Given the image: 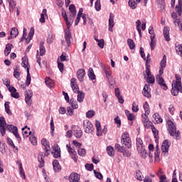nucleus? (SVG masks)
I'll list each match as a JSON object with an SVG mask.
<instances>
[{"instance_id":"f257e3e1","label":"nucleus","mask_w":182,"mask_h":182,"mask_svg":"<svg viewBox=\"0 0 182 182\" xmlns=\"http://www.w3.org/2000/svg\"><path fill=\"white\" fill-rule=\"evenodd\" d=\"M6 127L10 133H13L18 143H21V138L19 135V132H18V127L12 124L6 125V121H5V118L4 117H0V127Z\"/></svg>"},{"instance_id":"f03ea898","label":"nucleus","mask_w":182,"mask_h":182,"mask_svg":"<svg viewBox=\"0 0 182 182\" xmlns=\"http://www.w3.org/2000/svg\"><path fill=\"white\" fill-rule=\"evenodd\" d=\"M167 126L170 136L173 137L176 140H180V139H181V133H180L179 130H177L176 124L171 120H168L167 121Z\"/></svg>"},{"instance_id":"7ed1b4c3","label":"nucleus","mask_w":182,"mask_h":182,"mask_svg":"<svg viewBox=\"0 0 182 182\" xmlns=\"http://www.w3.org/2000/svg\"><path fill=\"white\" fill-rule=\"evenodd\" d=\"M70 86L74 93H77V102H79V103H82L83 100H85V92L79 90L76 78H71Z\"/></svg>"},{"instance_id":"20e7f679","label":"nucleus","mask_w":182,"mask_h":182,"mask_svg":"<svg viewBox=\"0 0 182 182\" xmlns=\"http://www.w3.org/2000/svg\"><path fill=\"white\" fill-rule=\"evenodd\" d=\"M145 73L146 75H145L144 77L146 78V81L147 82V83H149L151 85L154 84V75H151V72L150 71V65H149V60L146 61V68L145 70Z\"/></svg>"},{"instance_id":"39448f33","label":"nucleus","mask_w":182,"mask_h":182,"mask_svg":"<svg viewBox=\"0 0 182 182\" xmlns=\"http://www.w3.org/2000/svg\"><path fill=\"white\" fill-rule=\"evenodd\" d=\"M121 144L125 146L127 149H130L132 147V139H130V136L129 133L124 132L121 136Z\"/></svg>"},{"instance_id":"423d86ee","label":"nucleus","mask_w":182,"mask_h":182,"mask_svg":"<svg viewBox=\"0 0 182 182\" xmlns=\"http://www.w3.org/2000/svg\"><path fill=\"white\" fill-rule=\"evenodd\" d=\"M28 65H29L28 58H26V57L23 58L21 65L23 66V68H24V69H26V71H27V77H26V86H29L31 85V73H29V68H28Z\"/></svg>"},{"instance_id":"0eeeda50","label":"nucleus","mask_w":182,"mask_h":182,"mask_svg":"<svg viewBox=\"0 0 182 182\" xmlns=\"http://www.w3.org/2000/svg\"><path fill=\"white\" fill-rule=\"evenodd\" d=\"M65 41H62V44L64 46H70V39H72V34L70 33V30L69 28L65 30Z\"/></svg>"},{"instance_id":"6e6552de","label":"nucleus","mask_w":182,"mask_h":182,"mask_svg":"<svg viewBox=\"0 0 182 182\" xmlns=\"http://www.w3.org/2000/svg\"><path fill=\"white\" fill-rule=\"evenodd\" d=\"M84 129L85 132L88 134L95 132V127H93V124L90 122L89 120L84 121Z\"/></svg>"},{"instance_id":"1a4fd4ad","label":"nucleus","mask_w":182,"mask_h":182,"mask_svg":"<svg viewBox=\"0 0 182 182\" xmlns=\"http://www.w3.org/2000/svg\"><path fill=\"white\" fill-rule=\"evenodd\" d=\"M95 127L97 130V136H102L103 133H105V134L107 133V127H105L103 130H102V125L100 124V122L98 120L95 121Z\"/></svg>"},{"instance_id":"9d476101","label":"nucleus","mask_w":182,"mask_h":182,"mask_svg":"<svg viewBox=\"0 0 182 182\" xmlns=\"http://www.w3.org/2000/svg\"><path fill=\"white\" fill-rule=\"evenodd\" d=\"M73 134L76 137V139H80L82 136H83V132H82V129L79 127V126L73 125L72 127Z\"/></svg>"},{"instance_id":"9b49d317","label":"nucleus","mask_w":182,"mask_h":182,"mask_svg":"<svg viewBox=\"0 0 182 182\" xmlns=\"http://www.w3.org/2000/svg\"><path fill=\"white\" fill-rule=\"evenodd\" d=\"M138 152L140 153L141 157L142 159H146L148 156L151 161H153V154H151V152L147 153V151H146V148H141L140 150H138Z\"/></svg>"},{"instance_id":"f8f14e48","label":"nucleus","mask_w":182,"mask_h":182,"mask_svg":"<svg viewBox=\"0 0 182 182\" xmlns=\"http://www.w3.org/2000/svg\"><path fill=\"white\" fill-rule=\"evenodd\" d=\"M151 89L150 88V85L146 84L144 86L143 90H142V95L144 96V97H147L148 99H150L151 97Z\"/></svg>"},{"instance_id":"ddd939ff","label":"nucleus","mask_w":182,"mask_h":182,"mask_svg":"<svg viewBox=\"0 0 182 182\" xmlns=\"http://www.w3.org/2000/svg\"><path fill=\"white\" fill-rule=\"evenodd\" d=\"M66 148L70 156H71V159H73V160L76 163V161H77V154L72 147H70V146H69V144L66 145Z\"/></svg>"},{"instance_id":"4468645a","label":"nucleus","mask_w":182,"mask_h":182,"mask_svg":"<svg viewBox=\"0 0 182 182\" xmlns=\"http://www.w3.org/2000/svg\"><path fill=\"white\" fill-rule=\"evenodd\" d=\"M61 15L63 18H64V21L67 25L68 29H70V26H72V23H73V20L72 18H68V15H66V11L65 10L62 11Z\"/></svg>"},{"instance_id":"2eb2a0df","label":"nucleus","mask_w":182,"mask_h":182,"mask_svg":"<svg viewBox=\"0 0 182 182\" xmlns=\"http://www.w3.org/2000/svg\"><path fill=\"white\" fill-rule=\"evenodd\" d=\"M173 96H177L178 92L182 93V87L181 85H177L176 84H172V89L171 90Z\"/></svg>"},{"instance_id":"dca6fc26","label":"nucleus","mask_w":182,"mask_h":182,"mask_svg":"<svg viewBox=\"0 0 182 182\" xmlns=\"http://www.w3.org/2000/svg\"><path fill=\"white\" fill-rule=\"evenodd\" d=\"M156 82L158 85H159L164 90H167V85H166V82H164V79H163V77H161V75L159 74V75L156 76Z\"/></svg>"},{"instance_id":"f3484780","label":"nucleus","mask_w":182,"mask_h":182,"mask_svg":"<svg viewBox=\"0 0 182 182\" xmlns=\"http://www.w3.org/2000/svg\"><path fill=\"white\" fill-rule=\"evenodd\" d=\"M52 149L51 154H53L54 159H59L60 157V148L58 145H54Z\"/></svg>"},{"instance_id":"a211bd4d","label":"nucleus","mask_w":182,"mask_h":182,"mask_svg":"<svg viewBox=\"0 0 182 182\" xmlns=\"http://www.w3.org/2000/svg\"><path fill=\"white\" fill-rule=\"evenodd\" d=\"M166 64H167V57L166 55H164L160 63L159 75H162L164 73V70L166 68Z\"/></svg>"},{"instance_id":"6ab92c4d","label":"nucleus","mask_w":182,"mask_h":182,"mask_svg":"<svg viewBox=\"0 0 182 182\" xmlns=\"http://www.w3.org/2000/svg\"><path fill=\"white\" fill-rule=\"evenodd\" d=\"M170 145L171 143L170 141H168V139L164 140L161 146L162 153H168V149H170Z\"/></svg>"},{"instance_id":"aec40b11","label":"nucleus","mask_w":182,"mask_h":182,"mask_svg":"<svg viewBox=\"0 0 182 182\" xmlns=\"http://www.w3.org/2000/svg\"><path fill=\"white\" fill-rule=\"evenodd\" d=\"M113 26H114V15L110 13L109 18L108 31H109L110 32H113Z\"/></svg>"},{"instance_id":"412c9836","label":"nucleus","mask_w":182,"mask_h":182,"mask_svg":"<svg viewBox=\"0 0 182 182\" xmlns=\"http://www.w3.org/2000/svg\"><path fill=\"white\" fill-rule=\"evenodd\" d=\"M18 35H19V31H18V28H16V27H13L11 29L10 36L8 37V40L11 41V39H14V38H16V36H18Z\"/></svg>"},{"instance_id":"4be33fe9","label":"nucleus","mask_w":182,"mask_h":182,"mask_svg":"<svg viewBox=\"0 0 182 182\" xmlns=\"http://www.w3.org/2000/svg\"><path fill=\"white\" fill-rule=\"evenodd\" d=\"M86 75V71H85V70L83 69H79L77 71V77L78 79V80H80V82H83V79H85V75Z\"/></svg>"},{"instance_id":"5701e85b","label":"nucleus","mask_w":182,"mask_h":182,"mask_svg":"<svg viewBox=\"0 0 182 182\" xmlns=\"http://www.w3.org/2000/svg\"><path fill=\"white\" fill-rule=\"evenodd\" d=\"M79 180H80V176L76 173H72L69 176L70 182H79Z\"/></svg>"},{"instance_id":"b1692460","label":"nucleus","mask_w":182,"mask_h":182,"mask_svg":"<svg viewBox=\"0 0 182 182\" xmlns=\"http://www.w3.org/2000/svg\"><path fill=\"white\" fill-rule=\"evenodd\" d=\"M163 33L165 41H166V42H170V28L164 27Z\"/></svg>"},{"instance_id":"393cba45","label":"nucleus","mask_w":182,"mask_h":182,"mask_svg":"<svg viewBox=\"0 0 182 182\" xmlns=\"http://www.w3.org/2000/svg\"><path fill=\"white\" fill-rule=\"evenodd\" d=\"M114 93H115L116 97H117L118 99L119 103H120L121 105H123V103H124V100L123 99V97L120 95V90H119V88H115Z\"/></svg>"},{"instance_id":"a878e982","label":"nucleus","mask_w":182,"mask_h":182,"mask_svg":"<svg viewBox=\"0 0 182 182\" xmlns=\"http://www.w3.org/2000/svg\"><path fill=\"white\" fill-rule=\"evenodd\" d=\"M151 42H150V47L151 50H154V48H156V34L153 33L151 34L150 36Z\"/></svg>"},{"instance_id":"bb28decb","label":"nucleus","mask_w":182,"mask_h":182,"mask_svg":"<svg viewBox=\"0 0 182 182\" xmlns=\"http://www.w3.org/2000/svg\"><path fill=\"white\" fill-rule=\"evenodd\" d=\"M38 161L40 163L38 167L41 168L45 166V159H43V152H40L38 156Z\"/></svg>"},{"instance_id":"cd10ccee","label":"nucleus","mask_w":182,"mask_h":182,"mask_svg":"<svg viewBox=\"0 0 182 182\" xmlns=\"http://www.w3.org/2000/svg\"><path fill=\"white\" fill-rule=\"evenodd\" d=\"M22 134L24 137H28V136H31L32 134V132H31V128H28L27 126L22 128Z\"/></svg>"},{"instance_id":"c85d7f7f","label":"nucleus","mask_w":182,"mask_h":182,"mask_svg":"<svg viewBox=\"0 0 182 182\" xmlns=\"http://www.w3.org/2000/svg\"><path fill=\"white\" fill-rule=\"evenodd\" d=\"M45 83L46 86H48V87H49L50 89L55 86V82L49 77H46Z\"/></svg>"},{"instance_id":"c756f323","label":"nucleus","mask_w":182,"mask_h":182,"mask_svg":"<svg viewBox=\"0 0 182 182\" xmlns=\"http://www.w3.org/2000/svg\"><path fill=\"white\" fill-rule=\"evenodd\" d=\"M178 5L176 6V11L179 16H181L182 13V0H178Z\"/></svg>"},{"instance_id":"7c9ffc66","label":"nucleus","mask_w":182,"mask_h":182,"mask_svg":"<svg viewBox=\"0 0 182 182\" xmlns=\"http://www.w3.org/2000/svg\"><path fill=\"white\" fill-rule=\"evenodd\" d=\"M124 112L128 120L130 122H133V120L136 119V115L134 114L130 113V112L127 109H126Z\"/></svg>"},{"instance_id":"2f4dec72","label":"nucleus","mask_w":182,"mask_h":182,"mask_svg":"<svg viewBox=\"0 0 182 182\" xmlns=\"http://www.w3.org/2000/svg\"><path fill=\"white\" fill-rule=\"evenodd\" d=\"M9 3V9L10 12H14V9L16 6V2L14 0H7Z\"/></svg>"},{"instance_id":"473e14b6","label":"nucleus","mask_w":182,"mask_h":182,"mask_svg":"<svg viewBox=\"0 0 182 182\" xmlns=\"http://www.w3.org/2000/svg\"><path fill=\"white\" fill-rule=\"evenodd\" d=\"M152 117L154 119L156 123L157 124H160V123H163V118L159 114V113H155L153 114Z\"/></svg>"},{"instance_id":"72a5a7b5","label":"nucleus","mask_w":182,"mask_h":182,"mask_svg":"<svg viewBox=\"0 0 182 182\" xmlns=\"http://www.w3.org/2000/svg\"><path fill=\"white\" fill-rule=\"evenodd\" d=\"M45 43L43 41H41L40 43V55L41 56H43V55H45V53H46V48H45Z\"/></svg>"},{"instance_id":"f704fd0d","label":"nucleus","mask_w":182,"mask_h":182,"mask_svg":"<svg viewBox=\"0 0 182 182\" xmlns=\"http://www.w3.org/2000/svg\"><path fill=\"white\" fill-rule=\"evenodd\" d=\"M88 77L90 80H95L96 79V75H95V72L93 71V68H90L88 70Z\"/></svg>"},{"instance_id":"c9c22d12","label":"nucleus","mask_w":182,"mask_h":182,"mask_svg":"<svg viewBox=\"0 0 182 182\" xmlns=\"http://www.w3.org/2000/svg\"><path fill=\"white\" fill-rule=\"evenodd\" d=\"M46 12H48L46 9H43L42 13L41 14V18H40L41 23H45V16H48V14H46Z\"/></svg>"},{"instance_id":"e433bc0d","label":"nucleus","mask_w":182,"mask_h":182,"mask_svg":"<svg viewBox=\"0 0 182 182\" xmlns=\"http://www.w3.org/2000/svg\"><path fill=\"white\" fill-rule=\"evenodd\" d=\"M53 167L54 168V171H60V165L59 164V161H58V160H54L53 161Z\"/></svg>"},{"instance_id":"4c0bfd02","label":"nucleus","mask_w":182,"mask_h":182,"mask_svg":"<svg viewBox=\"0 0 182 182\" xmlns=\"http://www.w3.org/2000/svg\"><path fill=\"white\" fill-rule=\"evenodd\" d=\"M107 152L108 156L110 157H113L114 156V149H113V146H108L107 147Z\"/></svg>"},{"instance_id":"58836bf2","label":"nucleus","mask_w":182,"mask_h":182,"mask_svg":"<svg viewBox=\"0 0 182 182\" xmlns=\"http://www.w3.org/2000/svg\"><path fill=\"white\" fill-rule=\"evenodd\" d=\"M127 45L131 50H133V49H136V44H134V41H133L132 38L127 39Z\"/></svg>"},{"instance_id":"ea45409f","label":"nucleus","mask_w":182,"mask_h":182,"mask_svg":"<svg viewBox=\"0 0 182 182\" xmlns=\"http://www.w3.org/2000/svg\"><path fill=\"white\" fill-rule=\"evenodd\" d=\"M176 77V81H173L172 82V85H176L178 86H181V77L180 76V75H175Z\"/></svg>"},{"instance_id":"a19ab883","label":"nucleus","mask_w":182,"mask_h":182,"mask_svg":"<svg viewBox=\"0 0 182 182\" xmlns=\"http://www.w3.org/2000/svg\"><path fill=\"white\" fill-rule=\"evenodd\" d=\"M12 48H14V46L12 44L9 43L6 46V48L4 50L5 56H8V55H9V53H11V49H12Z\"/></svg>"},{"instance_id":"79ce46f5","label":"nucleus","mask_w":182,"mask_h":182,"mask_svg":"<svg viewBox=\"0 0 182 182\" xmlns=\"http://www.w3.org/2000/svg\"><path fill=\"white\" fill-rule=\"evenodd\" d=\"M136 147L137 150H140V149H144V145H143V140L140 138L136 139Z\"/></svg>"},{"instance_id":"37998d69","label":"nucleus","mask_w":182,"mask_h":182,"mask_svg":"<svg viewBox=\"0 0 182 182\" xmlns=\"http://www.w3.org/2000/svg\"><path fill=\"white\" fill-rule=\"evenodd\" d=\"M107 80L109 82L110 89H114V86H116V81L114 80V78H113V77H109Z\"/></svg>"},{"instance_id":"c03bdc74","label":"nucleus","mask_w":182,"mask_h":182,"mask_svg":"<svg viewBox=\"0 0 182 182\" xmlns=\"http://www.w3.org/2000/svg\"><path fill=\"white\" fill-rule=\"evenodd\" d=\"M29 140H30L31 144H33V146H36V144H38V140L33 134H32L30 136Z\"/></svg>"},{"instance_id":"a18cd8bd","label":"nucleus","mask_w":182,"mask_h":182,"mask_svg":"<svg viewBox=\"0 0 182 182\" xmlns=\"http://www.w3.org/2000/svg\"><path fill=\"white\" fill-rule=\"evenodd\" d=\"M128 5L131 9H136L137 8V3L134 0H129Z\"/></svg>"},{"instance_id":"49530a36","label":"nucleus","mask_w":182,"mask_h":182,"mask_svg":"<svg viewBox=\"0 0 182 182\" xmlns=\"http://www.w3.org/2000/svg\"><path fill=\"white\" fill-rule=\"evenodd\" d=\"M4 107L6 113H7L9 116H12V112L11 111V109H9V102H7L4 104Z\"/></svg>"},{"instance_id":"de8ad7c7","label":"nucleus","mask_w":182,"mask_h":182,"mask_svg":"<svg viewBox=\"0 0 182 182\" xmlns=\"http://www.w3.org/2000/svg\"><path fill=\"white\" fill-rule=\"evenodd\" d=\"M114 147L115 150H117V151H119V153H123V151H124V146L120 145L119 144H115Z\"/></svg>"},{"instance_id":"09e8293b","label":"nucleus","mask_w":182,"mask_h":182,"mask_svg":"<svg viewBox=\"0 0 182 182\" xmlns=\"http://www.w3.org/2000/svg\"><path fill=\"white\" fill-rule=\"evenodd\" d=\"M154 159L156 161H160V152L159 151V145L156 146V150L154 152Z\"/></svg>"},{"instance_id":"8fccbe9b","label":"nucleus","mask_w":182,"mask_h":182,"mask_svg":"<svg viewBox=\"0 0 182 182\" xmlns=\"http://www.w3.org/2000/svg\"><path fill=\"white\" fill-rule=\"evenodd\" d=\"M143 107L146 114H150V107L149 106V103L147 102L144 104Z\"/></svg>"},{"instance_id":"3c124183","label":"nucleus","mask_w":182,"mask_h":182,"mask_svg":"<svg viewBox=\"0 0 182 182\" xmlns=\"http://www.w3.org/2000/svg\"><path fill=\"white\" fill-rule=\"evenodd\" d=\"M102 70L103 72L105 73V76L107 77V79H110V76H112V71H107V70L106 69V67L102 66Z\"/></svg>"},{"instance_id":"603ef678","label":"nucleus","mask_w":182,"mask_h":182,"mask_svg":"<svg viewBox=\"0 0 182 182\" xmlns=\"http://www.w3.org/2000/svg\"><path fill=\"white\" fill-rule=\"evenodd\" d=\"M136 178L139 181H143V176L141 175V172L140 171H136Z\"/></svg>"},{"instance_id":"864d4df0","label":"nucleus","mask_w":182,"mask_h":182,"mask_svg":"<svg viewBox=\"0 0 182 182\" xmlns=\"http://www.w3.org/2000/svg\"><path fill=\"white\" fill-rule=\"evenodd\" d=\"M151 130H152V133H153L155 139H157V137H159V130H157V129H156L154 125L151 126Z\"/></svg>"},{"instance_id":"5fc2aeb1","label":"nucleus","mask_w":182,"mask_h":182,"mask_svg":"<svg viewBox=\"0 0 182 182\" xmlns=\"http://www.w3.org/2000/svg\"><path fill=\"white\" fill-rule=\"evenodd\" d=\"M18 168L20 171V176L22 178L25 179V172H23V168L22 167V164H18Z\"/></svg>"},{"instance_id":"6e6d98bb","label":"nucleus","mask_w":182,"mask_h":182,"mask_svg":"<svg viewBox=\"0 0 182 182\" xmlns=\"http://www.w3.org/2000/svg\"><path fill=\"white\" fill-rule=\"evenodd\" d=\"M18 168L20 171V176L22 178L25 179V172H23V168L22 167V164H18Z\"/></svg>"},{"instance_id":"4d7b16f0","label":"nucleus","mask_w":182,"mask_h":182,"mask_svg":"<svg viewBox=\"0 0 182 182\" xmlns=\"http://www.w3.org/2000/svg\"><path fill=\"white\" fill-rule=\"evenodd\" d=\"M41 144H43V146H44L45 149L50 148L49 142L48 141V140H46V139H43L41 140Z\"/></svg>"},{"instance_id":"13d9d810","label":"nucleus","mask_w":182,"mask_h":182,"mask_svg":"<svg viewBox=\"0 0 182 182\" xmlns=\"http://www.w3.org/2000/svg\"><path fill=\"white\" fill-rule=\"evenodd\" d=\"M14 77H16V79L18 80H19V78L21 77V73H19L18 68H14Z\"/></svg>"},{"instance_id":"bf43d9fd","label":"nucleus","mask_w":182,"mask_h":182,"mask_svg":"<svg viewBox=\"0 0 182 182\" xmlns=\"http://www.w3.org/2000/svg\"><path fill=\"white\" fill-rule=\"evenodd\" d=\"M132 110L134 112V113H137V112H139V105L136 104V102L132 103Z\"/></svg>"},{"instance_id":"052dcab7","label":"nucleus","mask_w":182,"mask_h":182,"mask_svg":"<svg viewBox=\"0 0 182 182\" xmlns=\"http://www.w3.org/2000/svg\"><path fill=\"white\" fill-rule=\"evenodd\" d=\"M95 8L96 11H100L102 6L100 5V0H97L95 1Z\"/></svg>"},{"instance_id":"680f3d73","label":"nucleus","mask_w":182,"mask_h":182,"mask_svg":"<svg viewBox=\"0 0 182 182\" xmlns=\"http://www.w3.org/2000/svg\"><path fill=\"white\" fill-rule=\"evenodd\" d=\"M95 112L94 110H90L87 112L86 117H87L88 119H92V117L95 116Z\"/></svg>"},{"instance_id":"e2e57ef3","label":"nucleus","mask_w":182,"mask_h":182,"mask_svg":"<svg viewBox=\"0 0 182 182\" xmlns=\"http://www.w3.org/2000/svg\"><path fill=\"white\" fill-rule=\"evenodd\" d=\"M7 141L9 144H10V146H13V149H15V150H18V146H15V144H14V141H12V139H11V138L7 137Z\"/></svg>"},{"instance_id":"0e129e2a","label":"nucleus","mask_w":182,"mask_h":182,"mask_svg":"<svg viewBox=\"0 0 182 182\" xmlns=\"http://www.w3.org/2000/svg\"><path fill=\"white\" fill-rule=\"evenodd\" d=\"M70 104L71 107H73V109H77V107H79V105H77V102L72 100H70Z\"/></svg>"},{"instance_id":"69168bd1","label":"nucleus","mask_w":182,"mask_h":182,"mask_svg":"<svg viewBox=\"0 0 182 182\" xmlns=\"http://www.w3.org/2000/svg\"><path fill=\"white\" fill-rule=\"evenodd\" d=\"M77 153H78L79 156H81L82 157H83L86 154V149H79L77 151Z\"/></svg>"},{"instance_id":"338daca9","label":"nucleus","mask_w":182,"mask_h":182,"mask_svg":"<svg viewBox=\"0 0 182 182\" xmlns=\"http://www.w3.org/2000/svg\"><path fill=\"white\" fill-rule=\"evenodd\" d=\"M86 170H87L88 171H92V170H93V164H86L85 166Z\"/></svg>"},{"instance_id":"774afa93","label":"nucleus","mask_w":182,"mask_h":182,"mask_svg":"<svg viewBox=\"0 0 182 182\" xmlns=\"http://www.w3.org/2000/svg\"><path fill=\"white\" fill-rule=\"evenodd\" d=\"M32 96H33V92H32V91L28 90L25 92V97L32 98Z\"/></svg>"}]
</instances>
